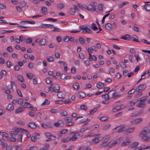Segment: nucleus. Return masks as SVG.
Wrapping results in <instances>:
<instances>
[{
    "mask_svg": "<svg viewBox=\"0 0 150 150\" xmlns=\"http://www.w3.org/2000/svg\"><path fill=\"white\" fill-rule=\"evenodd\" d=\"M146 87L147 85L146 84H142L138 86L137 87H135L136 92L137 93L135 94V97L138 98L140 97L142 95V91L144 90Z\"/></svg>",
    "mask_w": 150,
    "mask_h": 150,
    "instance_id": "obj_1",
    "label": "nucleus"
},
{
    "mask_svg": "<svg viewBox=\"0 0 150 150\" xmlns=\"http://www.w3.org/2000/svg\"><path fill=\"white\" fill-rule=\"evenodd\" d=\"M139 136L144 141L147 142L150 138V132H141Z\"/></svg>",
    "mask_w": 150,
    "mask_h": 150,
    "instance_id": "obj_2",
    "label": "nucleus"
},
{
    "mask_svg": "<svg viewBox=\"0 0 150 150\" xmlns=\"http://www.w3.org/2000/svg\"><path fill=\"white\" fill-rule=\"evenodd\" d=\"M83 132H71L70 136L71 137L70 138L72 141H74L76 140L79 137L82 136Z\"/></svg>",
    "mask_w": 150,
    "mask_h": 150,
    "instance_id": "obj_3",
    "label": "nucleus"
},
{
    "mask_svg": "<svg viewBox=\"0 0 150 150\" xmlns=\"http://www.w3.org/2000/svg\"><path fill=\"white\" fill-rule=\"evenodd\" d=\"M134 128H129L127 129L126 128L124 125H121L119 126H118L113 129V130H117V131H123L124 130L128 131H130V130H134Z\"/></svg>",
    "mask_w": 150,
    "mask_h": 150,
    "instance_id": "obj_4",
    "label": "nucleus"
},
{
    "mask_svg": "<svg viewBox=\"0 0 150 150\" xmlns=\"http://www.w3.org/2000/svg\"><path fill=\"white\" fill-rule=\"evenodd\" d=\"M49 89L51 92H58L60 90V87L58 85L53 84L50 87H49Z\"/></svg>",
    "mask_w": 150,
    "mask_h": 150,
    "instance_id": "obj_5",
    "label": "nucleus"
},
{
    "mask_svg": "<svg viewBox=\"0 0 150 150\" xmlns=\"http://www.w3.org/2000/svg\"><path fill=\"white\" fill-rule=\"evenodd\" d=\"M99 147L101 148H104L105 149H109L110 148V146L109 142H103L98 145Z\"/></svg>",
    "mask_w": 150,
    "mask_h": 150,
    "instance_id": "obj_6",
    "label": "nucleus"
},
{
    "mask_svg": "<svg viewBox=\"0 0 150 150\" xmlns=\"http://www.w3.org/2000/svg\"><path fill=\"white\" fill-rule=\"evenodd\" d=\"M79 28L81 30H83L82 33H92V32L90 28H88L87 27H85L83 25H81L79 27Z\"/></svg>",
    "mask_w": 150,
    "mask_h": 150,
    "instance_id": "obj_7",
    "label": "nucleus"
},
{
    "mask_svg": "<svg viewBox=\"0 0 150 150\" xmlns=\"http://www.w3.org/2000/svg\"><path fill=\"white\" fill-rule=\"evenodd\" d=\"M96 6V4L94 2H91L88 5V11H96L95 7Z\"/></svg>",
    "mask_w": 150,
    "mask_h": 150,
    "instance_id": "obj_8",
    "label": "nucleus"
},
{
    "mask_svg": "<svg viewBox=\"0 0 150 150\" xmlns=\"http://www.w3.org/2000/svg\"><path fill=\"white\" fill-rule=\"evenodd\" d=\"M45 135L46 137L48 139L46 140L47 142L50 141V140H54L56 139V137L55 136L52 135L49 132L45 133Z\"/></svg>",
    "mask_w": 150,
    "mask_h": 150,
    "instance_id": "obj_9",
    "label": "nucleus"
},
{
    "mask_svg": "<svg viewBox=\"0 0 150 150\" xmlns=\"http://www.w3.org/2000/svg\"><path fill=\"white\" fill-rule=\"evenodd\" d=\"M63 125V122L62 120H59L57 122L54 123L53 124V126L56 127H62Z\"/></svg>",
    "mask_w": 150,
    "mask_h": 150,
    "instance_id": "obj_10",
    "label": "nucleus"
},
{
    "mask_svg": "<svg viewBox=\"0 0 150 150\" xmlns=\"http://www.w3.org/2000/svg\"><path fill=\"white\" fill-rule=\"evenodd\" d=\"M143 120V119L142 118H139L133 120L131 121L132 124L136 125L141 122Z\"/></svg>",
    "mask_w": 150,
    "mask_h": 150,
    "instance_id": "obj_11",
    "label": "nucleus"
},
{
    "mask_svg": "<svg viewBox=\"0 0 150 150\" xmlns=\"http://www.w3.org/2000/svg\"><path fill=\"white\" fill-rule=\"evenodd\" d=\"M0 136H1L2 139L5 140L8 137V134L6 133L5 132H0Z\"/></svg>",
    "mask_w": 150,
    "mask_h": 150,
    "instance_id": "obj_12",
    "label": "nucleus"
},
{
    "mask_svg": "<svg viewBox=\"0 0 150 150\" xmlns=\"http://www.w3.org/2000/svg\"><path fill=\"white\" fill-rule=\"evenodd\" d=\"M97 137L93 139L91 142V144H97L100 141V139L101 138L100 137Z\"/></svg>",
    "mask_w": 150,
    "mask_h": 150,
    "instance_id": "obj_13",
    "label": "nucleus"
},
{
    "mask_svg": "<svg viewBox=\"0 0 150 150\" xmlns=\"http://www.w3.org/2000/svg\"><path fill=\"white\" fill-rule=\"evenodd\" d=\"M91 147L89 146H83L79 147L77 150H91Z\"/></svg>",
    "mask_w": 150,
    "mask_h": 150,
    "instance_id": "obj_14",
    "label": "nucleus"
},
{
    "mask_svg": "<svg viewBox=\"0 0 150 150\" xmlns=\"http://www.w3.org/2000/svg\"><path fill=\"white\" fill-rule=\"evenodd\" d=\"M28 126L30 128L34 129L37 128V126L36 125L34 122H30L28 124Z\"/></svg>",
    "mask_w": 150,
    "mask_h": 150,
    "instance_id": "obj_15",
    "label": "nucleus"
},
{
    "mask_svg": "<svg viewBox=\"0 0 150 150\" xmlns=\"http://www.w3.org/2000/svg\"><path fill=\"white\" fill-rule=\"evenodd\" d=\"M116 92L115 90H113L110 91L108 92V94L109 97L110 98H112L115 96V95L116 93Z\"/></svg>",
    "mask_w": 150,
    "mask_h": 150,
    "instance_id": "obj_16",
    "label": "nucleus"
},
{
    "mask_svg": "<svg viewBox=\"0 0 150 150\" xmlns=\"http://www.w3.org/2000/svg\"><path fill=\"white\" fill-rule=\"evenodd\" d=\"M100 135L99 134H96L94 132H93L91 133L89 135L86 136V137H99Z\"/></svg>",
    "mask_w": 150,
    "mask_h": 150,
    "instance_id": "obj_17",
    "label": "nucleus"
},
{
    "mask_svg": "<svg viewBox=\"0 0 150 150\" xmlns=\"http://www.w3.org/2000/svg\"><path fill=\"white\" fill-rule=\"evenodd\" d=\"M12 129L14 131H28L26 129L20 128L13 127Z\"/></svg>",
    "mask_w": 150,
    "mask_h": 150,
    "instance_id": "obj_18",
    "label": "nucleus"
},
{
    "mask_svg": "<svg viewBox=\"0 0 150 150\" xmlns=\"http://www.w3.org/2000/svg\"><path fill=\"white\" fill-rule=\"evenodd\" d=\"M120 139H119L117 140H115L112 142H109L110 147L111 148L112 147L116 145V144H117L118 143V141H120Z\"/></svg>",
    "mask_w": 150,
    "mask_h": 150,
    "instance_id": "obj_19",
    "label": "nucleus"
},
{
    "mask_svg": "<svg viewBox=\"0 0 150 150\" xmlns=\"http://www.w3.org/2000/svg\"><path fill=\"white\" fill-rule=\"evenodd\" d=\"M23 107H24V108H33L32 105L27 102H25V103L24 106Z\"/></svg>",
    "mask_w": 150,
    "mask_h": 150,
    "instance_id": "obj_20",
    "label": "nucleus"
},
{
    "mask_svg": "<svg viewBox=\"0 0 150 150\" xmlns=\"http://www.w3.org/2000/svg\"><path fill=\"white\" fill-rule=\"evenodd\" d=\"M146 105V104L145 102L140 101L139 103L137 105V106L139 108H143Z\"/></svg>",
    "mask_w": 150,
    "mask_h": 150,
    "instance_id": "obj_21",
    "label": "nucleus"
},
{
    "mask_svg": "<svg viewBox=\"0 0 150 150\" xmlns=\"http://www.w3.org/2000/svg\"><path fill=\"white\" fill-rule=\"evenodd\" d=\"M24 107L23 106L17 108L15 111L16 113H18L22 112L24 110Z\"/></svg>",
    "mask_w": 150,
    "mask_h": 150,
    "instance_id": "obj_22",
    "label": "nucleus"
},
{
    "mask_svg": "<svg viewBox=\"0 0 150 150\" xmlns=\"http://www.w3.org/2000/svg\"><path fill=\"white\" fill-rule=\"evenodd\" d=\"M42 27L44 28H54V25L51 24H43L42 25Z\"/></svg>",
    "mask_w": 150,
    "mask_h": 150,
    "instance_id": "obj_23",
    "label": "nucleus"
},
{
    "mask_svg": "<svg viewBox=\"0 0 150 150\" xmlns=\"http://www.w3.org/2000/svg\"><path fill=\"white\" fill-rule=\"evenodd\" d=\"M9 111H12L14 109V106L11 104H9L6 108Z\"/></svg>",
    "mask_w": 150,
    "mask_h": 150,
    "instance_id": "obj_24",
    "label": "nucleus"
},
{
    "mask_svg": "<svg viewBox=\"0 0 150 150\" xmlns=\"http://www.w3.org/2000/svg\"><path fill=\"white\" fill-rule=\"evenodd\" d=\"M45 82L47 84H50L51 86L53 84L52 83L53 82V80L51 78H46L45 79Z\"/></svg>",
    "mask_w": 150,
    "mask_h": 150,
    "instance_id": "obj_25",
    "label": "nucleus"
},
{
    "mask_svg": "<svg viewBox=\"0 0 150 150\" xmlns=\"http://www.w3.org/2000/svg\"><path fill=\"white\" fill-rule=\"evenodd\" d=\"M105 27L107 30H110L112 28V26L110 23H108L105 24Z\"/></svg>",
    "mask_w": 150,
    "mask_h": 150,
    "instance_id": "obj_26",
    "label": "nucleus"
},
{
    "mask_svg": "<svg viewBox=\"0 0 150 150\" xmlns=\"http://www.w3.org/2000/svg\"><path fill=\"white\" fill-rule=\"evenodd\" d=\"M142 113V112L141 111L134 112L131 115V117H134L138 116L140 115Z\"/></svg>",
    "mask_w": 150,
    "mask_h": 150,
    "instance_id": "obj_27",
    "label": "nucleus"
},
{
    "mask_svg": "<svg viewBox=\"0 0 150 150\" xmlns=\"http://www.w3.org/2000/svg\"><path fill=\"white\" fill-rule=\"evenodd\" d=\"M139 144V143L137 142H134L132 144H131L129 146V148H134L137 147Z\"/></svg>",
    "mask_w": 150,
    "mask_h": 150,
    "instance_id": "obj_28",
    "label": "nucleus"
},
{
    "mask_svg": "<svg viewBox=\"0 0 150 150\" xmlns=\"http://www.w3.org/2000/svg\"><path fill=\"white\" fill-rule=\"evenodd\" d=\"M110 138V136L109 135H108L103 138L102 139L103 142H107L108 141Z\"/></svg>",
    "mask_w": 150,
    "mask_h": 150,
    "instance_id": "obj_29",
    "label": "nucleus"
},
{
    "mask_svg": "<svg viewBox=\"0 0 150 150\" xmlns=\"http://www.w3.org/2000/svg\"><path fill=\"white\" fill-rule=\"evenodd\" d=\"M125 107V106L123 105L122 104L120 105L117 106L115 107V109H116L117 111L120 110L122 109H123Z\"/></svg>",
    "mask_w": 150,
    "mask_h": 150,
    "instance_id": "obj_30",
    "label": "nucleus"
},
{
    "mask_svg": "<svg viewBox=\"0 0 150 150\" xmlns=\"http://www.w3.org/2000/svg\"><path fill=\"white\" fill-rule=\"evenodd\" d=\"M131 142V141H125L123 142L121 144L123 146H127L129 145Z\"/></svg>",
    "mask_w": 150,
    "mask_h": 150,
    "instance_id": "obj_31",
    "label": "nucleus"
},
{
    "mask_svg": "<svg viewBox=\"0 0 150 150\" xmlns=\"http://www.w3.org/2000/svg\"><path fill=\"white\" fill-rule=\"evenodd\" d=\"M121 38L125 40H129L130 39V36L129 35L126 34Z\"/></svg>",
    "mask_w": 150,
    "mask_h": 150,
    "instance_id": "obj_32",
    "label": "nucleus"
},
{
    "mask_svg": "<svg viewBox=\"0 0 150 150\" xmlns=\"http://www.w3.org/2000/svg\"><path fill=\"white\" fill-rule=\"evenodd\" d=\"M0 23H8L10 25H18V24L17 23H8L7 22L3 20H0Z\"/></svg>",
    "mask_w": 150,
    "mask_h": 150,
    "instance_id": "obj_33",
    "label": "nucleus"
},
{
    "mask_svg": "<svg viewBox=\"0 0 150 150\" xmlns=\"http://www.w3.org/2000/svg\"><path fill=\"white\" fill-rule=\"evenodd\" d=\"M57 96L59 98H64L65 96L61 92H58Z\"/></svg>",
    "mask_w": 150,
    "mask_h": 150,
    "instance_id": "obj_34",
    "label": "nucleus"
},
{
    "mask_svg": "<svg viewBox=\"0 0 150 150\" xmlns=\"http://www.w3.org/2000/svg\"><path fill=\"white\" fill-rule=\"evenodd\" d=\"M12 88L13 90H16L17 89L16 85L15 84L14 82L11 81V82Z\"/></svg>",
    "mask_w": 150,
    "mask_h": 150,
    "instance_id": "obj_35",
    "label": "nucleus"
},
{
    "mask_svg": "<svg viewBox=\"0 0 150 150\" xmlns=\"http://www.w3.org/2000/svg\"><path fill=\"white\" fill-rule=\"evenodd\" d=\"M148 97L147 96H145L141 98H139L137 100V101H140L142 102L146 100L147 98Z\"/></svg>",
    "mask_w": 150,
    "mask_h": 150,
    "instance_id": "obj_36",
    "label": "nucleus"
},
{
    "mask_svg": "<svg viewBox=\"0 0 150 150\" xmlns=\"http://www.w3.org/2000/svg\"><path fill=\"white\" fill-rule=\"evenodd\" d=\"M47 60L49 62H53L54 61L53 57L50 56H48L47 57Z\"/></svg>",
    "mask_w": 150,
    "mask_h": 150,
    "instance_id": "obj_37",
    "label": "nucleus"
},
{
    "mask_svg": "<svg viewBox=\"0 0 150 150\" xmlns=\"http://www.w3.org/2000/svg\"><path fill=\"white\" fill-rule=\"evenodd\" d=\"M76 13V9L73 8H71L69 12V13L72 15H74Z\"/></svg>",
    "mask_w": 150,
    "mask_h": 150,
    "instance_id": "obj_38",
    "label": "nucleus"
},
{
    "mask_svg": "<svg viewBox=\"0 0 150 150\" xmlns=\"http://www.w3.org/2000/svg\"><path fill=\"white\" fill-rule=\"evenodd\" d=\"M104 83L100 82L98 83L97 85V87L98 88H101L104 86Z\"/></svg>",
    "mask_w": 150,
    "mask_h": 150,
    "instance_id": "obj_39",
    "label": "nucleus"
},
{
    "mask_svg": "<svg viewBox=\"0 0 150 150\" xmlns=\"http://www.w3.org/2000/svg\"><path fill=\"white\" fill-rule=\"evenodd\" d=\"M135 91L136 92V88L135 87H134V88L132 89L128 92V94L129 95L132 94H133Z\"/></svg>",
    "mask_w": 150,
    "mask_h": 150,
    "instance_id": "obj_40",
    "label": "nucleus"
},
{
    "mask_svg": "<svg viewBox=\"0 0 150 150\" xmlns=\"http://www.w3.org/2000/svg\"><path fill=\"white\" fill-rule=\"evenodd\" d=\"M73 86L74 88L75 89L77 90L79 88V84L76 83H74L73 84Z\"/></svg>",
    "mask_w": 150,
    "mask_h": 150,
    "instance_id": "obj_41",
    "label": "nucleus"
},
{
    "mask_svg": "<svg viewBox=\"0 0 150 150\" xmlns=\"http://www.w3.org/2000/svg\"><path fill=\"white\" fill-rule=\"evenodd\" d=\"M91 28L93 30L96 31L98 30V28L96 26V24L94 23H93L91 25Z\"/></svg>",
    "mask_w": 150,
    "mask_h": 150,
    "instance_id": "obj_42",
    "label": "nucleus"
},
{
    "mask_svg": "<svg viewBox=\"0 0 150 150\" xmlns=\"http://www.w3.org/2000/svg\"><path fill=\"white\" fill-rule=\"evenodd\" d=\"M110 126V125H107L104 126L103 127V130L104 131L108 130Z\"/></svg>",
    "mask_w": 150,
    "mask_h": 150,
    "instance_id": "obj_43",
    "label": "nucleus"
},
{
    "mask_svg": "<svg viewBox=\"0 0 150 150\" xmlns=\"http://www.w3.org/2000/svg\"><path fill=\"white\" fill-rule=\"evenodd\" d=\"M45 43V39H42L40 40L39 45H44Z\"/></svg>",
    "mask_w": 150,
    "mask_h": 150,
    "instance_id": "obj_44",
    "label": "nucleus"
},
{
    "mask_svg": "<svg viewBox=\"0 0 150 150\" xmlns=\"http://www.w3.org/2000/svg\"><path fill=\"white\" fill-rule=\"evenodd\" d=\"M47 128H52L53 124L51 122H49L46 123Z\"/></svg>",
    "mask_w": 150,
    "mask_h": 150,
    "instance_id": "obj_45",
    "label": "nucleus"
},
{
    "mask_svg": "<svg viewBox=\"0 0 150 150\" xmlns=\"http://www.w3.org/2000/svg\"><path fill=\"white\" fill-rule=\"evenodd\" d=\"M26 3L25 1H21L20 3H19V5L21 7H22L23 8L26 5Z\"/></svg>",
    "mask_w": 150,
    "mask_h": 150,
    "instance_id": "obj_46",
    "label": "nucleus"
},
{
    "mask_svg": "<svg viewBox=\"0 0 150 150\" xmlns=\"http://www.w3.org/2000/svg\"><path fill=\"white\" fill-rule=\"evenodd\" d=\"M144 7L146 11H150V5L148 4H146L144 5Z\"/></svg>",
    "mask_w": 150,
    "mask_h": 150,
    "instance_id": "obj_47",
    "label": "nucleus"
},
{
    "mask_svg": "<svg viewBox=\"0 0 150 150\" xmlns=\"http://www.w3.org/2000/svg\"><path fill=\"white\" fill-rule=\"evenodd\" d=\"M64 120L66 122H72V119L70 117H67L65 118Z\"/></svg>",
    "mask_w": 150,
    "mask_h": 150,
    "instance_id": "obj_48",
    "label": "nucleus"
},
{
    "mask_svg": "<svg viewBox=\"0 0 150 150\" xmlns=\"http://www.w3.org/2000/svg\"><path fill=\"white\" fill-rule=\"evenodd\" d=\"M79 40L81 44L83 45L84 44L85 40L83 38L79 37Z\"/></svg>",
    "mask_w": 150,
    "mask_h": 150,
    "instance_id": "obj_49",
    "label": "nucleus"
},
{
    "mask_svg": "<svg viewBox=\"0 0 150 150\" xmlns=\"http://www.w3.org/2000/svg\"><path fill=\"white\" fill-rule=\"evenodd\" d=\"M26 76L27 77L30 79H32L34 76V75L30 73L26 74Z\"/></svg>",
    "mask_w": 150,
    "mask_h": 150,
    "instance_id": "obj_50",
    "label": "nucleus"
},
{
    "mask_svg": "<svg viewBox=\"0 0 150 150\" xmlns=\"http://www.w3.org/2000/svg\"><path fill=\"white\" fill-rule=\"evenodd\" d=\"M79 97L81 98H83L85 97L86 95L83 92H80L79 93Z\"/></svg>",
    "mask_w": 150,
    "mask_h": 150,
    "instance_id": "obj_51",
    "label": "nucleus"
},
{
    "mask_svg": "<svg viewBox=\"0 0 150 150\" xmlns=\"http://www.w3.org/2000/svg\"><path fill=\"white\" fill-rule=\"evenodd\" d=\"M137 101H131L128 104V105L129 106H134L136 103Z\"/></svg>",
    "mask_w": 150,
    "mask_h": 150,
    "instance_id": "obj_52",
    "label": "nucleus"
},
{
    "mask_svg": "<svg viewBox=\"0 0 150 150\" xmlns=\"http://www.w3.org/2000/svg\"><path fill=\"white\" fill-rule=\"evenodd\" d=\"M71 140V139L70 137H66L63 139L62 141L63 142H68Z\"/></svg>",
    "mask_w": 150,
    "mask_h": 150,
    "instance_id": "obj_53",
    "label": "nucleus"
},
{
    "mask_svg": "<svg viewBox=\"0 0 150 150\" xmlns=\"http://www.w3.org/2000/svg\"><path fill=\"white\" fill-rule=\"evenodd\" d=\"M102 97L105 98V100H108L110 98L108 94L103 95L102 96Z\"/></svg>",
    "mask_w": 150,
    "mask_h": 150,
    "instance_id": "obj_54",
    "label": "nucleus"
},
{
    "mask_svg": "<svg viewBox=\"0 0 150 150\" xmlns=\"http://www.w3.org/2000/svg\"><path fill=\"white\" fill-rule=\"evenodd\" d=\"M18 79L19 81L21 82H23L24 81L23 78L21 75H19L18 76Z\"/></svg>",
    "mask_w": 150,
    "mask_h": 150,
    "instance_id": "obj_55",
    "label": "nucleus"
},
{
    "mask_svg": "<svg viewBox=\"0 0 150 150\" xmlns=\"http://www.w3.org/2000/svg\"><path fill=\"white\" fill-rule=\"evenodd\" d=\"M128 4V2H123L122 3L120 4L118 6L119 8H121L127 4Z\"/></svg>",
    "mask_w": 150,
    "mask_h": 150,
    "instance_id": "obj_56",
    "label": "nucleus"
},
{
    "mask_svg": "<svg viewBox=\"0 0 150 150\" xmlns=\"http://www.w3.org/2000/svg\"><path fill=\"white\" fill-rule=\"evenodd\" d=\"M49 147V145L48 144L46 143L42 148L44 150H47L48 149Z\"/></svg>",
    "mask_w": 150,
    "mask_h": 150,
    "instance_id": "obj_57",
    "label": "nucleus"
},
{
    "mask_svg": "<svg viewBox=\"0 0 150 150\" xmlns=\"http://www.w3.org/2000/svg\"><path fill=\"white\" fill-rule=\"evenodd\" d=\"M108 117H103L100 119V120L102 121H105L108 120Z\"/></svg>",
    "mask_w": 150,
    "mask_h": 150,
    "instance_id": "obj_58",
    "label": "nucleus"
},
{
    "mask_svg": "<svg viewBox=\"0 0 150 150\" xmlns=\"http://www.w3.org/2000/svg\"><path fill=\"white\" fill-rule=\"evenodd\" d=\"M120 66L123 69H125L126 68V65L123 62H121L120 63Z\"/></svg>",
    "mask_w": 150,
    "mask_h": 150,
    "instance_id": "obj_59",
    "label": "nucleus"
},
{
    "mask_svg": "<svg viewBox=\"0 0 150 150\" xmlns=\"http://www.w3.org/2000/svg\"><path fill=\"white\" fill-rule=\"evenodd\" d=\"M74 124V122H68L66 124V125L67 126L70 127L73 125Z\"/></svg>",
    "mask_w": 150,
    "mask_h": 150,
    "instance_id": "obj_60",
    "label": "nucleus"
},
{
    "mask_svg": "<svg viewBox=\"0 0 150 150\" xmlns=\"http://www.w3.org/2000/svg\"><path fill=\"white\" fill-rule=\"evenodd\" d=\"M98 9L100 11H102L103 10V4H99L98 5Z\"/></svg>",
    "mask_w": 150,
    "mask_h": 150,
    "instance_id": "obj_61",
    "label": "nucleus"
},
{
    "mask_svg": "<svg viewBox=\"0 0 150 150\" xmlns=\"http://www.w3.org/2000/svg\"><path fill=\"white\" fill-rule=\"evenodd\" d=\"M61 114L62 116H66L67 115V113L66 111L63 110L61 112Z\"/></svg>",
    "mask_w": 150,
    "mask_h": 150,
    "instance_id": "obj_62",
    "label": "nucleus"
},
{
    "mask_svg": "<svg viewBox=\"0 0 150 150\" xmlns=\"http://www.w3.org/2000/svg\"><path fill=\"white\" fill-rule=\"evenodd\" d=\"M64 7V5L62 4H59L57 5V8L59 9L63 8Z\"/></svg>",
    "mask_w": 150,
    "mask_h": 150,
    "instance_id": "obj_63",
    "label": "nucleus"
},
{
    "mask_svg": "<svg viewBox=\"0 0 150 150\" xmlns=\"http://www.w3.org/2000/svg\"><path fill=\"white\" fill-rule=\"evenodd\" d=\"M29 149L30 150H38V148L36 146H30Z\"/></svg>",
    "mask_w": 150,
    "mask_h": 150,
    "instance_id": "obj_64",
    "label": "nucleus"
}]
</instances>
